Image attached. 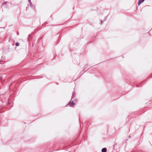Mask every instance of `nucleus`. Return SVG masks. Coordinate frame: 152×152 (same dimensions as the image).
Wrapping results in <instances>:
<instances>
[{"label":"nucleus","mask_w":152,"mask_h":152,"mask_svg":"<svg viewBox=\"0 0 152 152\" xmlns=\"http://www.w3.org/2000/svg\"><path fill=\"white\" fill-rule=\"evenodd\" d=\"M75 104V103L73 101H70L69 104V105L70 106H73Z\"/></svg>","instance_id":"nucleus-1"},{"label":"nucleus","mask_w":152,"mask_h":152,"mask_svg":"<svg viewBox=\"0 0 152 152\" xmlns=\"http://www.w3.org/2000/svg\"><path fill=\"white\" fill-rule=\"evenodd\" d=\"M145 0H139L138 2V5H140L142 2H143Z\"/></svg>","instance_id":"nucleus-2"},{"label":"nucleus","mask_w":152,"mask_h":152,"mask_svg":"<svg viewBox=\"0 0 152 152\" xmlns=\"http://www.w3.org/2000/svg\"><path fill=\"white\" fill-rule=\"evenodd\" d=\"M102 152H106L107 149L106 148H104L102 149Z\"/></svg>","instance_id":"nucleus-3"},{"label":"nucleus","mask_w":152,"mask_h":152,"mask_svg":"<svg viewBox=\"0 0 152 152\" xmlns=\"http://www.w3.org/2000/svg\"><path fill=\"white\" fill-rule=\"evenodd\" d=\"M15 45L16 46H18L19 45V44L18 42H17L15 44Z\"/></svg>","instance_id":"nucleus-4"}]
</instances>
